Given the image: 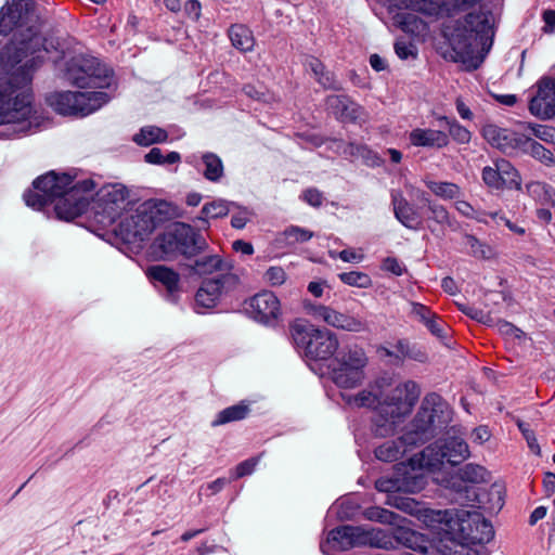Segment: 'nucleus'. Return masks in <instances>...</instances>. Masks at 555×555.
I'll return each instance as SVG.
<instances>
[{"mask_svg": "<svg viewBox=\"0 0 555 555\" xmlns=\"http://www.w3.org/2000/svg\"><path fill=\"white\" fill-rule=\"evenodd\" d=\"M38 16L33 0H13L0 12V34L8 35L15 28H25L28 35L12 42L0 53V66L9 74L0 83V138L26 133L31 127L33 94L29 83L34 70L44 59L47 49L39 35Z\"/></svg>", "mask_w": 555, "mask_h": 555, "instance_id": "1", "label": "nucleus"}, {"mask_svg": "<svg viewBox=\"0 0 555 555\" xmlns=\"http://www.w3.org/2000/svg\"><path fill=\"white\" fill-rule=\"evenodd\" d=\"M420 396L421 387L416 382L384 373L365 389L350 396L348 402L358 408L373 409L376 412L373 421L375 435L388 437L411 415Z\"/></svg>", "mask_w": 555, "mask_h": 555, "instance_id": "2", "label": "nucleus"}, {"mask_svg": "<svg viewBox=\"0 0 555 555\" xmlns=\"http://www.w3.org/2000/svg\"><path fill=\"white\" fill-rule=\"evenodd\" d=\"M452 420L450 405L436 392L427 393L404 434L395 440H388L375 449L379 461L393 462L414 447L435 437Z\"/></svg>", "mask_w": 555, "mask_h": 555, "instance_id": "3", "label": "nucleus"}, {"mask_svg": "<svg viewBox=\"0 0 555 555\" xmlns=\"http://www.w3.org/2000/svg\"><path fill=\"white\" fill-rule=\"evenodd\" d=\"M488 12L468 13L457 21L451 34H446L451 47L450 57L467 69H477L493 43L494 31Z\"/></svg>", "mask_w": 555, "mask_h": 555, "instance_id": "4", "label": "nucleus"}, {"mask_svg": "<svg viewBox=\"0 0 555 555\" xmlns=\"http://www.w3.org/2000/svg\"><path fill=\"white\" fill-rule=\"evenodd\" d=\"M425 517L428 526L462 545L488 543L494 537L492 525L477 511H428Z\"/></svg>", "mask_w": 555, "mask_h": 555, "instance_id": "5", "label": "nucleus"}, {"mask_svg": "<svg viewBox=\"0 0 555 555\" xmlns=\"http://www.w3.org/2000/svg\"><path fill=\"white\" fill-rule=\"evenodd\" d=\"M169 217V204L149 199L139 204L120 221L119 233L128 243L143 242Z\"/></svg>", "mask_w": 555, "mask_h": 555, "instance_id": "6", "label": "nucleus"}, {"mask_svg": "<svg viewBox=\"0 0 555 555\" xmlns=\"http://www.w3.org/2000/svg\"><path fill=\"white\" fill-rule=\"evenodd\" d=\"M155 245L168 258L177 256L195 258L209 248L202 233L183 222H175L168 227L157 236Z\"/></svg>", "mask_w": 555, "mask_h": 555, "instance_id": "7", "label": "nucleus"}, {"mask_svg": "<svg viewBox=\"0 0 555 555\" xmlns=\"http://www.w3.org/2000/svg\"><path fill=\"white\" fill-rule=\"evenodd\" d=\"M469 456L468 444L463 438L448 437L439 439L420 453L410 457V463L422 470H439L447 462L457 465Z\"/></svg>", "mask_w": 555, "mask_h": 555, "instance_id": "8", "label": "nucleus"}, {"mask_svg": "<svg viewBox=\"0 0 555 555\" xmlns=\"http://www.w3.org/2000/svg\"><path fill=\"white\" fill-rule=\"evenodd\" d=\"M291 334L297 347L302 348L307 358L325 361L331 359L338 349L339 343L335 333L304 321L291 325Z\"/></svg>", "mask_w": 555, "mask_h": 555, "instance_id": "9", "label": "nucleus"}, {"mask_svg": "<svg viewBox=\"0 0 555 555\" xmlns=\"http://www.w3.org/2000/svg\"><path fill=\"white\" fill-rule=\"evenodd\" d=\"M64 78L78 88H106L113 75L96 57L78 55L66 63Z\"/></svg>", "mask_w": 555, "mask_h": 555, "instance_id": "10", "label": "nucleus"}, {"mask_svg": "<svg viewBox=\"0 0 555 555\" xmlns=\"http://www.w3.org/2000/svg\"><path fill=\"white\" fill-rule=\"evenodd\" d=\"M109 100L106 92H55L48 95L47 101L51 107L61 115L85 117L101 108Z\"/></svg>", "mask_w": 555, "mask_h": 555, "instance_id": "11", "label": "nucleus"}, {"mask_svg": "<svg viewBox=\"0 0 555 555\" xmlns=\"http://www.w3.org/2000/svg\"><path fill=\"white\" fill-rule=\"evenodd\" d=\"M95 183L91 179L77 181L66 185L62 192L55 196L54 210L60 219L72 220L82 215L89 206V193L94 189Z\"/></svg>", "mask_w": 555, "mask_h": 555, "instance_id": "12", "label": "nucleus"}, {"mask_svg": "<svg viewBox=\"0 0 555 555\" xmlns=\"http://www.w3.org/2000/svg\"><path fill=\"white\" fill-rule=\"evenodd\" d=\"M129 192L120 183L103 185L92 198V209L102 216L101 222L112 223L120 217L128 203Z\"/></svg>", "mask_w": 555, "mask_h": 555, "instance_id": "13", "label": "nucleus"}, {"mask_svg": "<svg viewBox=\"0 0 555 555\" xmlns=\"http://www.w3.org/2000/svg\"><path fill=\"white\" fill-rule=\"evenodd\" d=\"M402 468H399L398 474L395 477H380L375 482V488L379 492L396 493H416L421 491L426 480L422 468L414 467L410 460L408 464L401 463Z\"/></svg>", "mask_w": 555, "mask_h": 555, "instance_id": "14", "label": "nucleus"}, {"mask_svg": "<svg viewBox=\"0 0 555 555\" xmlns=\"http://www.w3.org/2000/svg\"><path fill=\"white\" fill-rule=\"evenodd\" d=\"M70 183V176H59L54 171L43 175L34 181L36 192H27L24 199L27 206L41 209L55 201L62 190Z\"/></svg>", "mask_w": 555, "mask_h": 555, "instance_id": "15", "label": "nucleus"}, {"mask_svg": "<svg viewBox=\"0 0 555 555\" xmlns=\"http://www.w3.org/2000/svg\"><path fill=\"white\" fill-rule=\"evenodd\" d=\"M489 480L490 473L483 466L474 463L464 465L457 470V479L451 483V489L454 491L453 500L461 505L474 502L477 498L476 490L462 482L478 485Z\"/></svg>", "mask_w": 555, "mask_h": 555, "instance_id": "16", "label": "nucleus"}, {"mask_svg": "<svg viewBox=\"0 0 555 555\" xmlns=\"http://www.w3.org/2000/svg\"><path fill=\"white\" fill-rule=\"evenodd\" d=\"M310 313L314 318L338 330L352 333L369 331V323L359 314L343 313L323 305L311 306Z\"/></svg>", "mask_w": 555, "mask_h": 555, "instance_id": "17", "label": "nucleus"}, {"mask_svg": "<svg viewBox=\"0 0 555 555\" xmlns=\"http://www.w3.org/2000/svg\"><path fill=\"white\" fill-rule=\"evenodd\" d=\"M530 112L543 119L555 115V81L544 78L539 82L538 92L530 101Z\"/></svg>", "mask_w": 555, "mask_h": 555, "instance_id": "18", "label": "nucleus"}, {"mask_svg": "<svg viewBox=\"0 0 555 555\" xmlns=\"http://www.w3.org/2000/svg\"><path fill=\"white\" fill-rule=\"evenodd\" d=\"M247 310L255 320L268 323L278 318L280 301L272 292H262L249 300Z\"/></svg>", "mask_w": 555, "mask_h": 555, "instance_id": "19", "label": "nucleus"}, {"mask_svg": "<svg viewBox=\"0 0 555 555\" xmlns=\"http://www.w3.org/2000/svg\"><path fill=\"white\" fill-rule=\"evenodd\" d=\"M391 205L396 219L405 228L417 230L422 225V220L416 209L409 203L400 191H391Z\"/></svg>", "mask_w": 555, "mask_h": 555, "instance_id": "20", "label": "nucleus"}, {"mask_svg": "<svg viewBox=\"0 0 555 555\" xmlns=\"http://www.w3.org/2000/svg\"><path fill=\"white\" fill-rule=\"evenodd\" d=\"M410 143L417 147H436L442 149L449 144L448 133L434 130L415 128L409 134Z\"/></svg>", "mask_w": 555, "mask_h": 555, "instance_id": "21", "label": "nucleus"}, {"mask_svg": "<svg viewBox=\"0 0 555 555\" xmlns=\"http://www.w3.org/2000/svg\"><path fill=\"white\" fill-rule=\"evenodd\" d=\"M364 367L338 364L333 371L334 383L340 388H354L364 379Z\"/></svg>", "mask_w": 555, "mask_h": 555, "instance_id": "22", "label": "nucleus"}, {"mask_svg": "<svg viewBox=\"0 0 555 555\" xmlns=\"http://www.w3.org/2000/svg\"><path fill=\"white\" fill-rule=\"evenodd\" d=\"M307 70H310L315 80L324 89L339 90L340 85L333 73L327 70L320 60L314 56H308L305 62Z\"/></svg>", "mask_w": 555, "mask_h": 555, "instance_id": "23", "label": "nucleus"}, {"mask_svg": "<svg viewBox=\"0 0 555 555\" xmlns=\"http://www.w3.org/2000/svg\"><path fill=\"white\" fill-rule=\"evenodd\" d=\"M482 135L492 146L503 152L514 146V133L495 125H486L482 128Z\"/></svg>", "mask_w": 555, "mask_h": 555, "instance_id": "24", "label": "nucleus"}, {"mask_svg": "<svg viewBox=\"0 0 555 555\" xmlns=\"http://www.w3.org/2000/svg\"><path fill=\"white\" fill-rule=\"evenodd\" d=\"M146 274L151 280L162 283L169 293L176 292L179 287V274L166 266H152L147 269Z\"/></svg>", "mask_w": 555, "mask_h": 555, "instance_id": "25", "label": "nucleus"}, {"mask_svg": "<svg viewBox=\"0 0 555 555\" xmlns=\"http://www.w3.org/2000/svg\"><path fill=\"white\" fill-rule=\"evenodd\" d=\"M399 12L393 16L395 24L405 33L423 35L427 30V24L412 10Z\"/></svg>", "mask_w": 555, "mask_h": 555, "instance_id": "26", "label": "nucleus"}, {"mask_svg": "<svg viewBox=\"0 0 555 555\" xmlns=\"http://www.w3.org/2000/svg\"><path fill=\"white\" fill-rule=\"evenodd\" d=\"M231 43L242 52H248L254 49L255 38L251 30L242 24H234L228 31Z\"/></svg>", "mask_w": 555, "mask_h": 555, "instance_id": "27", "label": "nucleus"}, {"mask_svg": "<svg viewBox=\"0 0 555 555\" xmlns=\"http://www.w3.org/2000/svg\"><path fill=\"white\" fill-rule=\"evenodd\" d=\"M221 294L217 281H212V279L205 280L196 293V305L203 308H214Z\"/></svg>", "mask_w": 555, "mask_h": 555, "instance_id": "28", "label": "nucleus"}, {"mask_svg": "<svg viewBox=\"0 0 555 555\" xmlns=\"http://www.w3.org/2000/svg\"><path fill=\"white\" fill-rule=\"evenodd\" d=\"M249 412V404L245 401H241L237 404L231 405L220 411L216 418L211 422V426L217 427L231 422L244 420L247 417Z\"/></svg>", "mask_w": 555, "mask_h": 555, "instance_id": "29", "label": "nucleus"}, {"mask_svg": "<svg viewBox=\"0 0 555 555\" xmlns=\"http://www.w3.org/2000/svg\"><path fill=\"white\" fill-rule=\"evenodd\" d=\"M168 139V133L165 129L157 126H145L133 135V142L140 146H150L155 143H164Z\"/></svg>", "mask_w": 555, "mask_h": 555, "instance_id": "30", "label": "nucleus"}, {"mask_svg": "<svg viewBox=\"0 0 555 555\" xmlns=\"http://www.w3.org/2000/svg\"><path fill=\"white\" fill-rule=\"evenodd\" d=\"M423 182L436 196L442 199H455L462 195L461 188L453 182L434 181L428 178L423 179Z\"/></svg>", "mask_w": 555, "mask_h": 555, "instance_id": "31", "label": "nucleus"}, {"mask_svg": "<svg viewBox=\"0 0 555 555\" xmlns=\"http://www.w3.org/2000/svg\"><path fill=\"white\" fill-rule=\"evenodd\" d=\"M387 504L403 511L406 514L410 515H423L424 521L428 525L426 521V512L433 511L431 508H424L421 503L415 501L411 498H404L399 495H389L387 500Z\"/></svg>", "mask_w": 555, "mask_h": 555, "instance_id": "32", "label": "nucleus"}, {"mask_svg": "<svg viewBox=\"0 0 555 555\" xmlns=\"http://www.w3.org/2000/svg\"><path fill=\"white\" fill-rule=\"evenodd\" d=\"M231 206H234V203L224 199H217L207 203L202 207V216L198 217V220L204 221L206 224L205 229H207L209 227L207 218L217 219L225 217L229 214Z\"/></svg>", "mask_w": 555, "mask_h": 555, "instance_id": "33", "label": "nucleus"}, {"mask_svg": "<svg viewBox=\"0 0 555 555\" xmlns=\"http://www.w3.org/2000/svg\"><path fill=\"white\" fill-rule=\"evenodd\" d=\"M494 165L500 172V180L503 182L505 188L508 189H520L521 179L518 171L514 166L506 159H498Z\"/></svg>", "mask_w": 555, "mask_h": 555, "instance_id": "34", "label": "nucleus"}, {"mask_svg": "<svg viewBox=\"0 0 555 555\" xmlns=\"http://www.w3.org/2000/svg\"><path fill=\"white\" fill-rule=\"evenodd\" d=\"M229 268L218 255H206L197 258L193 266L194 271L198 274H210Z\"/></svg>", "mask_w": 555, "mask_h": 555, "instance_id": "35", "label": "nucleus"}, {"mask_svg": "<svg viewBox=\"0 0 555 555\" xmlns=\"http://www.w3.org/2000/svg\"><path fill=\"white\" fill-rule=\"evenodd\" d=\"M338 364L365 367L367 358L362 348L358 346H351L344 349L336 358Z\"/></svg>", "mask_w": 555, "mask_h": 555, "instance_id": "36", "label": "nucleus"}, {"mask_svg": "<svg viewBox=\"0 0 555 555\" xmlns=\"http://www.w3.org/2000/svg\"><path fill=\"white\" fill-rule=\"evenodd\" d=\"M202 158L205 166L203 171L204 177L212 182L219 181L223 176V165L221 159L212 153H206Z\"/></svg>", "mask_w": 555, "mask_h": 555, "instance_id": "37", "label": "nucleus"}, {"mask_svg": "<svg viewBox=\"0 0 555 555\" xmlns=\"http://www.w3.org/2000/svg\"><path fill=\"white\" fill-rule=\"evenodd\" d=\"M363 516L371 521L380 524L398 525L401 517L386 508L379 506H371L363 511Z\"/></svg>", "mask_w": 555, "mask_h": 555, "instance_id": "38", "label": "nucleus"}, {"mask_svg": "<svg viewBox=\"0 0 555 555\" xmlns=\"http://www.w3.org/2000/svg\"><path fill=\"white\" fill-rule=\"evenodd\" d=\"M421 208H426V211L428 212L427 218L429 220H433L440 225H453V220L443 205L430 199L424 206H421Z\"/></svg>", "mask_w": 555, "mask_h": 555, "instance_id": "39", "label": "nucleus"}, {"mask_svg": "<svg viewBox=\"0 0 555 555\" xmlns=\"http://www.w3.org/2000/svg\"><path fill=\"white\" fill-rule=\"evenodd\" d=\"M349 526H341L330 531L326 544L332 545L337 551H345L352 547L351 537H349Z\"/></svg>", "mask_w": 555, "mask_h": 555, "instance_id": "40", "label": "nucleus"}, {"mask_svg": "<svg viewBox=\"0 0 555 555\" xmlns=\"http://www.w3.org/2000/svg\"><path fill=\"white\" fill-rule=\"evenodd\" d=\"M398 354L397 358H408L421 363L428 360V356L422 348L411 345L408 340H398L395 346Z\"/></svg>", "mask_w": 555, "mask_h": 555, "instance_id": "41", "label": "nucleus"}, {"mask_svg": "<svg viewBox=\"0 0 555 555\" xmlns=\"http://www.w3.org/2000/svg\"><path fill=\"white\" fill-rule=\"evenodd\" d=\"M313 235L314 234L312 231L297 225H291L286 228L282 233L286 245H295L298 243L308 242L313 237Z\"/></svg>", "mask_w": 555, "mask_h": 555, "instance_id": "42", "label": "nucleus"}, {"mask_svg": "<svg viewBox=\"0 0 555 555\" xmlns=\"http://www.w3.org/2000/svg\"><path fill=\"white\" fill-rule=\"evenodd\" d=\"M524 146L525 150L530 153L534 158L545 163L546 165H550L554 163L553 154L550 150L545 149L542 144L539 142L526 138L524 140Z\"/></svg>", "mask_w": 555, "mask_h": 555, "instance_id": "43", "label": "nucleus"}, {"mask_svg": "<svg viewBox=\"0 0 555 555\" xmlns=\"http://www.w3.org/2000/svg\"><path fill=\"white\" fill-rule=\"evenodd\" d=\"M144 159L146 163L153 165H171L179 163L181 156L177 152H169L165 156L159 147H153L147 154H145Z\"/></svg>", "mask_w": 555, "mask_h": 555, "instance_id": "44", "label": "nucleus"}, {"mask_svg": "<svg viewBox=\"0 0 555 555\" xmlns=\"http://www.w3.org/2000/svg\"><path fill=\"white\" fill-rule=\"evenodd\" d=\"M440 120H443L449 129V134L452 137L454 141L460 144H466L470 141L472 133L464 126L460 125L455 119H449L448 117H441Z\"/></svg>", "mask_w": 555, "mask_h": 555, "instance_id": "45", "label": "nucleus"}, {"mask_svg": "<svg viewBox=\"0 0 555 555\" xmlns=\"http://www.w3.org/2000/svg\"><path fill=\"white\" fill-rule=\"evenodd\" d=\"M465 245L469 247V253L476 258L489 259L492 256L491 248L481 243L476 236L472 234H465Z\"/></svg>", "mask_w": 555, "mask_h": 555, "instance_id": "46", "label": "nucleus"}, {"mask_svg": "<svg viewBox=\"0 0 555 555\" xmlns=\"http://www.w3.org/2000/svg\"><path fill=\"white\" fill-rule=\"evenodd\" d=\"M338 276L343 283L349 286L367 288L372 285L371 278L364 272L350 271L340 273Z\"/></svg>", "mask_w": 555, "mask_h": 555, "instance_id": "47", "label": "nucleus"}, {"mask_svg": "<svg viewBox=\"0 0 555 555\" xmlns=\"http://www.w3.org/2000/svg\"><path fill=\"white\" fill-rule=\"evenodd\" d=\"M459 308L464 314L480 323L492 324L494 322V318L490 314V312L464 304L459 305Z\"/></svg>", "mask_w": 555, "mask_h": 555, "instance_id": "48", "label": "nucleus"}, {"mask_svg": "<svg viewBox=\"0 0 555 555\" xmlns=\"http://www.w3.org/2000/svg\"><path fill=\"white\" fill-rule=\"evenodd\" d=\"M411 311L410 315L415 318L417 321L423 323L425 326L434 319L436 315L427 306L422 305L420 302L412 301L410 304Z\"/></svg>", "mask_w": 555, "mask_h": 555, "instance_id": "49", "label": "nucleus"}, {"mask_svg": "<svg viewBox=\"0 0 555 555\" xmlns=\"http://www.w3.org/2000/svg\"><path fill=\"white\" fill-rule=\"evenodd\" d=\"M348 531L349 537H351L352 547L369 545L372 541L370 540V537L372 535L371 528L365 529L363 527L349 526Z\"/></svg>", "mask_w": 555, "mask_h": 555, "instance_id": "50", "label": "nucleus"}, {"mask_svg": "<svg viewBox=\"0 0 555 555\" xmlns=\"http://www.w3.org/2000/svg\"><path fill=\"white\" fill-rule=\"evenodd\" d=\"M363 108L349 99L348 103H346L343 107V111L339 113L338 119L340 120H350L357 121L362 119Z\"/></svg>", "mask_w": 555, "mask_h": 555, "instance_id": "51", "label": "nucleus"}, {"mask_svg": "<svg viewBox=\"0 0 555 555\" xmlns=\"http://www.w3.org/2000/svg\"><path fill=\"white\" fill-rule=\"evenodd\" d=\"M500 178V172L495 165L494 167L487 166L482 169V180L488 186L496 190L505 188Z\"/></svg>", "mask_w": 555, "mask_h": 555, "instance_id": "52", "label": "nucleus"}, {"mask_svg": "<svg viewBox=\"0 0 555 555\" xmlns=\"http://www.w3.org/2000/svg\"><path fill=\"white\" fill-rule=\"evenodd\" d=\"M349 96L344 94H333L326 98V108L334 114L337 118L343 107L349 101Z\"/></svg>", "mask_w": 555, "mask_h": 555, "instance_id": "53", "label": "nucleus"}, {"mask_svg": "<svg viewBox=\"0 0 555 555\" xmlns=\"http://www.w3.org/2000/svg\"><path fill=\"white\" fill-rule=\"evenodd\" d=\"M264 278L272 286H279L285 282L286 273L282 267H270Z\"/></svg>", "mask_w": 555, "mask_h": 555, "instance_id": "54", "label": "nucleus"}, {"mask_svg": "<svg viewBox=\"0 0 555 555\" xmlns=\"http://www.w3.org/2000/svg\"><path fill=\"white\" fill-rule=\"evenodd\" d=\"M258 461H259V456L245 460V461L241 462L240 464H237L235 467L234 479H238L244 476L250 475L255 470V467L257 466Z\"/></svg>", "mask_w": 555, "mask_h": 555, "instance_id": "55", "label": "nucleus"}, {"mask_svg": "<svg viewBox=\"0 0 555 555\" xmlns=\"http://www.w3.org/2000/svg\"><path fill=\"white\" fill-rule=\"evenodd\" d=\"M330 256L332 258L338 257L339 259H341L345 262H353V263H358V262L362 261V259L364 257L362 254L356 251L352 248H347L339 253L330 251Z\"/></svg>", "mask_w": 555, "mask_h": 555, "instance_id": "56", "label": "nucleus"}, {"mask_svg": "<svg viewBox=\"0 0 555 555\" xmlns=\"http://www.w3.org/2000/svg\"><path fill=\"white\" fill-rule=\"evenodd\" d=\"M427 330L438 338H444L447 336L446 323L436 314L434 319L426 325Z\"/></svg>", "mask_w": 555, "mask_h": 555, "instance_id": "57", "label": "nucleus"}, {"mask_svg": "<svg viewBox=\"0 0 555 555\" xmlns=\"http://www.w3.org/2000/svg\"><path fill=\"white\" fill-rule=\"evenodd\" d=\"M212 281H217L219 284V289L224 292L235 287L238 283V278L233 273H225L214 278Z\"/></svg>", "mask_w": 555, "mask_h": 555, "instance_id": "58", "label": "nucleus"}, {"mask_svg": "<svg viewBox=\"0 0 555 555\" xmlns=\"http://www.w3.org/2000/svg\"><path fill=\"white\" fill-rule=\"evenodd\" d=\"M302 199L313 207H320L323 203V194L318 189L310 188L304 191Z\"/></svg>", "mask_w": 555, "mask_h": 555, "instance_id": "59", "label": "nucleus"}, {"mask_svg": "<svg viewBox=\"0 0 555 555\" xmlns=\"http://www.w3.org/2000/svg\"><path fill=\"white\" fill-rule=\"evenodd\" d=\"M395 51H396V54L401 60H406L410 56L415 57V55H416L413 44H411L406 41H402V40H399L395 43Z\"/></svg>", "mask_w": 555, "mask_h": 555, "instance_id": "60", "label": "nucleus"}, {"mask_svg": "<svg viewBox=\"0 0 555 555\" xmlns=\"http://www.w3.org/2000/svg\"><path fill=\"white\" fill-rule=\"evenodd\" d=\"M382 268L383 270L391 272L398 276L403 273L401 263L395 257H387L386 259H384Z\"/></svg>", "mask_w": 555, "mask_h": 555, "instance_id": "61", "label": "nucleus"}, {"mask_svg": "<svg viewBox=\"0 0 555 555\" xmlns=\"http://www.w3.org/2000/svg\"><path fill=\"white\" fill-rule=\"evenodd\" d=\"M491 437V434L487 426H479L475 428L472 433V440L475 443L482 444L488 441Z\"/></svg>", "mask_w": 555, "mask_h": 555, "instance_id": "62", "label": "nucleus"}, {"mask_svg": "<svg viewBox=\"0 0 555 555\" xmlns=\"http://www.w3.org/2000/svg\"><path fill=\"white\" fill-rule=\"evenodd\" d=\"M243 92L255 100L267 102V94L264 92V89L260 87L259 89L253 85H246L243 88Z\"/></svg>", "mask_w": 555, "mask_h": 555, "instance_id": "63", "label": "nucleus"}, {"mask_svg": "<svg viewBox=\"0 0 555 555\" xmlns=\"http://www.w3.org/2000/svg\"><path fill=\"white\" fill-rule=\"evenodd\" d=\"M404 188L411 196L417 198L422 203V206H424L426 203H428L430 201V198L426 192L415 188L410 182H405Z\"/></svg>", "mask_w": 555, "mask_h": 555, "instance_id": "64", "label": "nucleus"}]
</instances>
